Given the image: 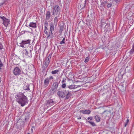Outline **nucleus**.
I'll return each instance as SVG.
<instances>
[{
	"instance_id": "obj_11",
	"label": "nucleus",
	"mask_w": 134,
	"mask_h": 134,
	"mask_svg": "<svg viewBox=\"0 0 134 134\" xmlns=\"http://www.w3.org/2000/svg\"><path fill=\"white\" fill-rule=\"evenodd\" d=\"M67 94L66 95L65 97V99H68L69 98L71 97L72 96V93L70 91H69V90L67 91Z\"/></svg>"
},
{
	"instance_id": "obj_35",
	"label": "nucleus",
	"mask_w": 134,
	"mask_h": 134,
	"mask_svg": "<svg viewBox=\"0 0 134 134\" xmlns=\"http://www.w3.org/2000/svg\"><path fill=\"white\" fill-rule=\"evenodd\" d=\"M51 58V57L49 55L48 56L47 58H46V59H45V60H47L48 61H50V59Z\"/></svg>"
},
{
	"instance_id": "obj_17",
	"label": "nucleus",
	"mask_w": 134,
	"mask_h": 134,
	"mask_svg": "<svg viewBox=\"0 0 134 134\" xmlns=\"http://www.w3.org/2000/svg\"><path fill=\"white\" fill-rule=\"evenodd\" d=\"M59 16H57L55 17L54 19V23H53L54 24H55V25H57V23L58 21V18Z\"/></svg>"
},
{
	"instance_id": "obj_22",
	"label": "nucleus",
	"mask_w": 134,
	"mask_h": 134,
	"mask_svg": "<svg viewBox=\"0 0 134 134\" xmlns=\"http://www.w3.org/2000/svg\"><path fill=\"white\" fill-rule=\"evenodd\" d=\"M74 87H75L74 85H72L68 86L67 87L70 90H72V89H74Z\"/></svg>"
},
{
	"instance_id": "obj_4",
	"label": "nucleus",
	"mask_w": 134,
	"mask_h": 134,
	"mask_svg": "<svg viewBox=\"0 0 134 134\" xmlns=\"http://www.w3.org/2000/svg\"><path fill=\"white\" fill-rule=\"evenodd\" d=\"M31 40H22L21 43H20V46L23 48H25L26 47V45L30 43Z\"/></svg>"
},
{
	"instance_id": "obj_37",
	"label": "nucleus",
	"mask_w": 134,
	"mask_h": 134,
	"mask_svg": "<svg viewBox=\"0 0 134 134\" xmlns=\"http://www.w3.org/2000/svg\"><path fill=\"white\" fill-rule=\"evenodd\" d=\"M112 3H110L108 4L107 5V7L108 8H109L111 7L112 6Z\"/></svg>"
},
{
	"instance_id": "obj_5",
	"label": "nucleus",
	"mask_w": 134,
	"mask_h": 134,
	"mask_svg": "<svg viewBox=\"0 0 134 134\" xmlns=\"http://www.w3.org/2000/svg\"><path fill=\"white\" fill-rule=\"evenodd\" d=\"M2 21H3V24L6 27H7L8 25L9 24V20L8 19H6L4 16L0 17Z\"/></svg>"
},
{
	"instance_id": "obj_7",
	"label": "nucleus",
	"mask_w": 134,
	"mask_h": 134,
	"mask_svg": "<svg viewBox=\"0 0 134 134\" xmlns=\"http://www.w3.org/2000/svg\"><path fill=\"white\" fill-rule=\"evenodd\" d=\"M13 73L15 75L18 76L21 74V71L19 68L16 67L14 68Z\"/></svg>"
},
{
	"instance_id": "obj_19",
	"label": "nucleus",
	"mask_w": 134,
	"mask_h": 134,
	"mask_svg": "<svg viewBox=\"0 0 134 134\" xmlns=\"http://www.w3.org/2000/svg\"><path fill=\"white\" fill-rule=\"evenodd\" d=\"M105 30L108 31L110 29V25L109 24H107L104 27Z\"/></svg>"
},
{
	"instance_id": "obj_14",
	"label": "nucleus",
	"mask_w": 134,
	"mask_h": 134,
	"mask_svg": "<svg viewBox=\"0 0 134 134\" xmlns=\"http://www.w3.org/2000/svg\"><path fill=\"white\" fill-rule=\"evenodd\" d=\"M49 79L48 78H46L44 81V84L45 86H47L49 83Z\"/></svg>"
},
{
	"instance_id": "obj_32",
	"label": "nucleus",
	"mask_w": 134,
	"mask_h": 134,
	"mask_svg": "<svg viewBox=\"0 0 134 134\" xmlns=\"http://www.w3.org/2000/svg\"><path fill=\"white\" fill-rule=\"evenodd\" d=\"M120 87L122 90H124V85L122 83H121L120 85Z\"/></svg>"
},
{
	"instance_id": "obj_40",
	"label": "nucleus",
	"mask_w": 134,
	"mask_h": 134,
	"mask_svg": "<svg viewBox=\"0 0 134 134\" xmlns=\"http://www.w3.org/2000/svg\"><path fill=\"white\" fill-rule=\"evenodd\" d=\"M25 54L26 55H27L28 53V52L27 51V50L26 49H25Z\"/></svg>"
},
{
	"instance_id": "obj_6",
	"label": "nucleus",
	"mask_w": 134,
	"mask_h": 134,
	"mask_svg": "<svg viewBox=\"0 0 134 134\" xmlns=\"http://www.w3.org/2000/svg\"><path fill=\"white\" fill-rule=\"evenodd\" d=\"M59 83L60 81L58 83L55 82L53 84L51 88V90L53 92V94L56 91Z\"/></svg>"
},
{
	"instance_id": "obj_18",
	"label": "nucleus",
	"mask_w": 134,
	"mask_h": 134,
	"mask_svg": "<svg viewBox=\"0 0 134 134\" xmlns=\"http://www.w3.org/2000/svg\"><path fill=\"white\" fill-rule=\"evenodd\" d=\"M95 119L96 121L97 122H99L100 121V118L99 115H96L95 116Z\"/></svg>"
},
{
	"instance_id": "obj_2",
	"label": "nucleus",
	"mask_w": 134,
	"mask_h": 134,
	"mask_svg": "<svg viewBox=\"0 0 134 134\" xmlns=\"http://www.w3.org/2000/svg\"><path fill=\"white\" fill-rule=\"evenodd\" d=\"M50 26V30L49 32L48 36L47 37L48 38H50L53 35V33L52 32L53 31L55 27H56L57 25H55V24L53 23V22H52L49 25Z\"/></svg>"
},
{
	"instance_id": "obj_21",
	"label": "nucleus",
	"mask_w": 134,
	"mask_h": 134,
	"mask_svg": "<svg viewBox=\"0 0 134 134\" xmlns=\"http://www.w3.org/2000/svg\"><path fill=\"white\" fill-rule=\"evenodd\" d=\"M87 121L92 126H96V124L94 122H91L90 121Z\"/></svg>"
},
{
	"instance_id": "obj_28",
	"label": "nucleus",
	"mask_w": 134,
	"mask_h": 134,
	"mask_svg": "<svg viewBox=\"0 0 134 134\" xmlns=\"http://www.w3.org/2000/svg\"><path fill=\"white\" fill-rule=\"evenodd\" d=\"M107 3L106 2H102L101 3V5L102 7H104Z\"/></svg>"
},
{
	"instance_id": "obj_41",
	"label": "nucleus",
	"mask_w": 134,
	"mask_h": 134,
	"mask_svg": "<svg viewBox=\"0 0 134 134\" xmlns=\"http://www.w3.org/2000/svg\"><path fill=\"white\" fill-rule=\"evenodd\" d=\"M112 1L117 3H118L119 2V1L118 0H112Z\"/></svg>"
},
{
	"instance_id": "obj_43",
	"label": "nucleus",
	"mask_w": 134,
	"mask_h": 134,
	"mask_svg": "<svg viewBox=\"0 0 134 134\" xmlns=\"http://www.w3.org/2000/svg\"><path fill=\"white\" fill-rule=\"evenodd\" d=\"M27 32V31H22L21 32V34H24V33H25V32Z\"/></svg>"
},
{
	"instance_id": "obj_51",
	"label": "nucleus",
	"mask_w": 134,
	"mask_h": 134,
	"mask_svg": "<svg viewBox=\"0 0 134 134\" xmlns=\"http://www.w3.org/2000/svg\"><path fill=\"white\" fill-rule=\"evenodd\" d=\"M27 134H30V133H28Z\"/></svg>"
},
{
	"instance_id": "obj_12",
	"label": "nucleus",
	"mask_w": 134,
	"mask_h": 134,
	"mask_svg": "<svg viewBox=\"0 0 134 134\" xmlns=\"http://www.w3.org/2000/svg\"><path fill=\"white\" fill-rule=\"evenodd\" d=\"M46 20H48L51 16V12L50 11H48L46 12Z\"/></svg>"
},
{
	"instance_id": "obj_30",
	"label": "nucleus",
	"mask_w": 134,
	"mask_h": 134,
	"mask_svg": "<svg viewBox=\"0 0 134 134\" xmlns=\"http://www.w3.org/2000/svg\"><path fill=\"white\" fill-rule=\"evenodd\" d=\"M65 38L64 37L62 40L60 42V44H63L65 43Z\"/></svg>"
},
{
	"instance_id": "obj_39",
	"label": "nucleus",
	"mask_w": 134,
	"mask_h": 134,
	"mask_svg": "<svg viewBox=\"0 0 134 134\" xmlns=\"http://www.w3.org/2000/svg\"><path fill=\"white\" fill-rule=\"evenodd\" d=\"M87 120H92V117H90L87 118Z\"/></svg>"
},
{
	"instance_id": "obj_25",
	"label": "nucleus",
	"mask_w": 134,
	"mask_h": 134,
	"mask_svg": "<svg viewBox=\"0 0 134 134\" xmlns=\"http://www.w3.org/2000/svg\"><path fill=\"white\" fill-rule=\"evenodd\" d=\"M130 54L131 55H133L134 53V49L132 48V49L130 50L129 52Z\"/></svg>"
},
{
	"instance_id": "obj_47",
	"label": "nucleus",
	"mask_w": 134,
	"mask_h": 134,
	"mask_svg": "<svg viewBox=\"0 0 134 134\" xmlns=\"http://www.w3.org/2000/svg\"><path fill=\"white\" fill-rule=\"evenodd\" d=\"M82 85H77V87H80Z\"/></svg>"
},
{
	"instance_id": "obj_36",
	"label": "nucleus",
	"mask_w": 134,
	"mask_h": 134,
	"mask_svg": "<svg viewBox=\"0 0 134 134\" xmlns=\"http://www.w3.org/2000/svg\"><path fill=\"white\" fill-rule=\"evenodd\" d=\"M66 86V84L65 83H63V84H62V87L63 88H65Z\"/></svg>"
},
{
	"instance_id": "obj_44",
	"label": "nucleus",
	"mask_w": 134,
	"mask_h": 134,
	"mask_svg": "<svg viewBox=\"0 0 134 134\" xmlns=\"http://www.w3.org/2000/svg\"><path fill=\"white\" fill-rule=\"evenodd\" d=\"M89 1H88V0H85V4L87 3H88Z\"/></svg>"
},
{
	"instance_id": "obj_24",
	"label": "nucleus",
	"mask_w": 134,
	"mask_h": 134,
	"mask_svg": "<svg viewBox=\"0 0 134 134\" xmlns=\"http://www.w3.org/2000/svg\"><path fill=\"white\" fill-rule=\"evenodd\" d=\"M46 61L44 63V65H45L47 67L49 65V61L45 60Z\"/></svg>"
},
{
	"instance_id": "obj_48",
	"label": "nucleus",
	"mask_w": 134,
	"mask_h": 134,
	"mask_svg": "<svg viewBox=\"0 0 134 134\" xmlns=\"http://www.w3.org/2000/svg\"><path fill=\"white\" fill-rule=\"evenodd\" d=\"M78 119H81V117L80 116H79V118H77Z\"/></svg>"
},
{
	"instance_id": "obj_27",
	"label": "nucleus",
	"mask_w": 134,
	"mask_h": 134,
	"mask_svg": "<svg viewBox=\"0 0 134 134\" xmlns=\"http://www.w3.org/2000/svg\"><path fill=\"white\" fill-rule=\"evenodd\" d=\"M107 112V114H110L111 113V111L110 110H105L102 113V114H104L105 113Z\"/></svg>"
},
{
	"instance_id": "obj_46",
	"label": "nucleus",
	"mask_w": 134,
	"mask_h": 134,
	"mask_svg": "<svg viewBox=\"0 0 134 134\" xmlns=\"http://www.w3.org/2000/svg\"><path fill=\"white\" fill-rule=\"evenodd\" d=\"M74 86H75V87H74V89L75 88H77V86H76V85H74Z\"/></svg>"
},
{
	"instance_id": "obj_33",
	"label": "nucleus",
	"mask_w": 134,
	"mask_h": 134,
	"mask_svg": "<svg viewBox=\"0 0 134 134\" xmlns=\"http://www.w3.org/2000/svg\"><path fill=\"white\" fill-rule=\"evenodd\" d=\"M129 120L128 119H127V120L126 121V123L125 124L124 127H126L127 125L129 122Z\"/></svg>"
},
{
	"instance_id": "obj_49",
	"label": "nucleus",
	"mask_w": 134,
	"mask_h": 134,
	"mask_svg": "<svg viewBox=\"0 0 134 134\" xmlns=\"http://www.w3.org/2000/svg\"><path fill=\"white\" fill-rule=\"evenodd\" d=\"M132 48H134V43L133 45Z\"/></svg>"
},
{
	"instance_id": "obj_10",
	"label": "nucleus",
	"mask_w": 134,
	"mask_h": 134,
	"mask_svg": "<svg viewBox=\"0 0 134 134\" xmlns=\"http://www.w3.org/2000/svg\"><path fill=\"white\" fill-rule=\"evenodd\" d=\"M80 112L83 114H89L91 113V111L89 110H80Z\"/></svg>"
},
{
	"instance_id": "obj_52",
	"label": "nucleus",
	"mask_w": 134,
	"mask_h": 134,
	"mask_svg": "<svg viewBox=\"0 0 134 134\" xmlns=\"http://www.w3.org/2000/svg\"><path fill=\"white\" fill-rule=\"evenodd\" d=\"M25 26H26L27 27H28V26H27L26 25H25Z\"/></svg>"
},
{
	"instance_id": "obj_29",
	"label": "nucleus",
	"mask_w": 134,
	"mask_h": 134,
	"mask_svg": "<svg viewBox=\"0 0 134 134\" xmlns=\"http://www.w3.org/2000/svg\"><path fill=\"white\" fill-rule=\"evenodd\" d=\"M3 49L4 50L3 46L2 43L0 42V51H1Z\"/></svg>"
},
{
	"instance_id": "obj_38",
	"label": "nucleus",
	"mask_w": 134,
	"mask_h": 134,
	"mask_svg": "<svg viewBox=\"0 0 134 134\" xmlns=\"http://www.w3.org/2000/svg\"><path fill=\"white\" fill-rule=\"evenodd\" d=\"M66 79L65 78H63V79L62 80V83H63L64 82H65L66 81Z\"/></svg>"
},
{
	"instance_id": "obj_50",
	"label": "nucleus",
	"mask_w": 134,
	"mask_h": 134,
	"mask_svg": "<svg viewBox=\"0 0 134 134\" xmlns=\"http://www.w3.org/2000/svg\"><path fill=\"white\" fill-rule=\"evenodd\" d=\"M31 130L32 131H32H33V129H31Z\"/></svg>"
},
{
	"instance_id": "obj_31",
	"label": "nucleus",
	"mask_w": 134,
	"mask_h": 134,
	"mask_svg": "<svg viewBox=\"0 0 134 134\" xmlns=\"http://www.w3.org/2000/svg\"><path fill=\"white\" fill-rule=\"evenodd\" d=\"M90 59V57L89 56L87 57H86L85 59V60L84 61V62L85 63L87 62Z\"/></svg>"
},
{
	"instance_id": "obj_45",
	"label": "nucleus",
	"mask_w": 134,
	"mask_h": 134,
	"mask_svg": "<svg viewBox=\"0 0 134 134\" xmlns=\"http://www.w3.org/2000/svg\"><path fill=\"white\" fill-rule=\"evenodd\" d=\"M53 79V78L52 76H51L49 77V79L50 80Z\"/></svg>"
},
{
	"instance_id": "obj_9",
	"label": "nucleus",
	"mask_w": 134,
	"mask_h": 134,
	"mask_svg": "<svg viewBox=\"0 0 134 134\" xmlns=\"http://www.w3.org/2000/svg\"><path fill=\"white\" fill-rule=\"evenodd\" d=\"M57 94L59 97L61 98H63L65 97L64 93L62 91H58Z\"/></svg>"
},
{
	"instance_id": "obj_15",
	"label": "nucleus",
	"mask_w": 134,
	"mask_h": 134,
	"mask_svg": "<svg viewBox=\"0 0 134 134\" xmlns=\"http://www.w3.org/2000/svg\"><path fill=\"white\" fill-rule=\"evenodd\" d=\"M30 85L29 84H26L24 86H23V89L24 90H25L27 91H29L30 90V89L29 88Z\"/></svg>"
},
{
	"instance_id": "obj_1",
	"label": "nucleus",
	"mask_w": 134,
	"mask_h": 134,
	"mask_svg": "<svg viewBox=\"0 0 134 134\" xmlns=\"http://www.w3.org/2000/svg\"><path fill=\"white\" fill-rule=\"evenodd\" d=\"M16 101L21 105L23 107L28 103L27 98L24 94L21 92L18 93L15 96Z\"/></svg>"
},
{
	"instance_id": "obj_26",
	"label": "nucleus",
	"mask_w": 134,
	"mask_h": 134,
	"mask_svg": "<svg viewBox=\"0 0 134 134\" xmlns=\"http://www.w3.org/2000/svg\"><path fill=\"white\" fill-rule=\"evenodd\" d=\"M3 66L2 63V62L1 60L0 59V71L1 72L2 71V69L1 67Z\"/></svg>"
},
{
	"instance_id": "obj_8",
	"label": "nucleus",
	"mask_w": 134,
	"mask_h": 134,
	"mask_svg": "<svg viewBox=\"0 0 134 134\" xmlns=\"http://www.w3.org/2000/svg\"><path fill=\"white\" fill-rule=\"evenodd\" d=\"M56 103V102L55 101L53 100L52 99H51L46 101V105L47 106H52Z\"/></svg>"
},
{
	"instance_id": "obj_34",
	"label": "nucleus",
	"mask_w": 134,
	"mask_h": 134,
	"mask_svg": "<svg viewBox=\"0 0 134 134\" xmlns=\"http://www.w3.org/2000/svg\"><path fill=\"white\" fill-rule=\"evenodd\" d=\"M44 25H45L44 27H47L48 26V22L47 21H45L44 23Z\"/></svg>"
},
{
	"instance_id": "obj_53",
	"label": "nucleus",
	"mask_w": 134,
	"mask_h": 134,
	"mask_svg": "<svg viewBox=\"0 0 134 134\" xmlns=\"http://www.w3.org/2000/svg\"><path fill=\"white\" fill-rule=\"evenodd\" d=\"M25 119V120H26V118Z\"/></svg>"
},
{
	"instance_id": "obj_20",
	"label": "nucleus",
	"mask_w": 134,
	"mask_h": 134,
	"mask_svg": "<svg viewBox=\"0 0 134 134\" xmlns=\"http://www.w3.org/2000/svg\"><path fill=\"white\" fill-rule=\"evenodd\" d=\"M48 28L47 27H44V33L46 34V35L47 36V37L49 35V33H48L47 30H48Z\"/></svg>"
},
{
	"instance_id": "obj_3",
	"label": "nucleus",
	"mask_w": 134,
	"mask_h": 134,
	"mask_svg": "<svg viewBox=\"0 0 134 134\" xmlns=\"http://www.w3.org/2000/svg\"><path fill=\"white\" fill-rule=\"evenodd\" d=\"M53 9L52 12V14L53 15L56 14L57 15L59 13V15L60 12V9L59 6L57 5H55L54 6H53Z\"/></svg>"
},
{
	"instance_id": "obj_16",
	"label": "nucleus",
	"mask_w": 134,
	"mask_h": 134,
	"mask_svg": "<svg viewBox=\"0 0 134 134\" xmlns=\"http://www.w3.org/2000/svg\"><path fill=\"white\" fill-rule=\"evenodd\" d=\"M64 27V25L63 24H60V25L59 27V33L61 34L63 31V30Z\"/></svg>"
},
{
	"instance_id": "obj_13",
	"label": "nucleus",
	"mask_w": 134,
	"mask_h": 134,
	"mask_svg": "<svg viewBox=\"0 0 134 134\" xmlns=\"http://www.w3.org/2000/svg\"><path fill=\"white\" fill-rule=\"evenodd\" d=\"M29 26L30 27L34 28H36L37 27L36 24L33 22L30 23L29 25Z\"/></svg>"
},
{
	"instance_id": "obj_42",
	"label": "nucleus",
	"mask_w": 134,
	"mask_h": 134,
	"mask_svg": "<svg viewBox=\"0 0 134 134\" xmlns=\"http://www.w3.org/2000/svg\"><path fill=\"white\" fill-rule=\"evenodd\" d=\"M31 50H30V55H29V57H32V53H31Z\"/></svg>"
},
{
	"instance_id": "obj_23",
	"label": "nucleus",
	"mask_w": 134,
	"mask_h": 134,
	"mask_svg": "<svg viewBox=\"0 0 134 134\" xmlns=\"http://www.w3.org/2000/svg\"><path fill=\"white\" fill-rule=\"evenodd\" d=\"M59 71V70H56L54 71H52L51 72V73L53 74H55L57 73Z\"/></svg>"
}]
</instances>
